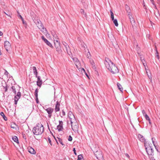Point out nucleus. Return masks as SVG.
Returning a JSON list of instances; mask_svg holds the SVG:
<instances>
[{"label": "nucleus", "mask_w": 160, "mask_h": 160, "mask_svg": "<svg viewBox=\"0 0 160 160\" xmlns=\"http://www.w3.org/2000/svg\"><path fill=\"white\" fill-rule=\"evenodd\" d=\"M152 4L154 6V8H155L156 9H157V8L156 7V5L154 3V1H153V2H152Z\"/></svg>", "instance_id": "obj_45"}, {"label": "nucleus", "mask_w": 160, "mask_h": 160, "mask_svg": "<svg viewBox=\"0 0 160 160\" xmlns=\"http://www.w3.org/2000/svg\"><path fill=\"white\" fill-rule=\"evenodd\" d=\"M3 8H5V7H3Z\"/></svg>", "instance_id": "obj_64"}, {"label": "nucleus", "mask_w": 160, "mask_h": 160, "mask_svg": "<svg viewBox=\"0 0 160 160\" xmlns=\"http://www.w3.org/2000/svg\"><path fill=\"white\" fill-rule=\"evenodd\" d=\"M73 151L74 152V154L76 155H77V153H76V150H75V148H74L73 149Z\"/></svg>", "instance_id": "obj_46"}, {"label": "nucleus", "mask_w": 160, "mask_h": 160, "mask_svg": "<svg viewBox=\"0 0 160 160\" xmlns=\"http://www.w3.org/2000/svg\"><path fill=\"white\" fill-rule=\"evenodd\" d=\"M21 95V92H19L17 93V95L15 96L14 98L18 100L20 98Z\"/></svg>", "instance_id": "obj_22"}, {"label": "nucleus", "mask_w": 160, "mask_h": 160, "mask_svg": "<svg viewBox=\"0 0 160 160\" xmlns=\"http://www.w3.org/2000/svg\"><path fill=\"white\" fill-rule=\"evenodd\" d=\"M47 112L48 115V116L49 118H51L52 116V113L53 112L54 109L52 108H49L45 109Z\"/></svg>", "instance_id": "obj_8"}, {"label": "nucleus", "mask_w": 160, "mask_h": 160, "mask_svg": "<svg viewBox=\"0 0 160 160\" xmlns=\"http://www.w3.org/2000/svg\"><path fill=\"white\" fill-rule=\"evenodd\" d=\"M48 140L49 142L50 143V144H51V145H52L51 141L50 138L48 137Z\"/></svg>", "instance_id": "obj_39"}, {"label": "nucleus", "mask_w": 160, "mask_h": 160, "mask_svg": "<svg viewBox=\"0 0 160 160\" xmlns=\"http://www.w3.org/2000/svg\"><path fill=\"white\" fill-rule=\"evenodd\" d=\"M104 63L106 68L112 73L114 74L118 72L117 67L108 58H105Z\"/></svg>", "instance_id": "obj_2"}, {"label": "nucleus", "mask_w": 160, "mask_h": 160, "mask_svg": "<svg viewBox=\"0 0 160 160\" xmlns=\"http://www.w3.org/2000/svg\"><path fill=\"white\" fill-rule=\"evenodd\" d=\"M12 140L15 142L18 143V139L17 137L16 136H14L12 137Z\"/></svg>", "instance_id": "obj_26"}, {"label": "nucleus", "mask_w": 160, "mask_h": 160, "mask_svg": "<svg viewBox=\"0 0 160 160\" xmlns=\"http://www.w3.org/2000/svg\"><path fill=\"white\" fill-rule=\"evenodd\" d=\"M36 77L38 79V80L37 82V85L40 87H41L42 83V81L41 78V77L39 76H37V77Z\"/></svg>", "instance_id": "obj_11"}, {"label": "nucleus", "mask_w": 160, "mask_h": 160, "mask_svg": "<svg viewBox=\"0 0 160 160\" xmlns=\"http://www.w3.org/2000/svg\"><path fill=\"white\" fill-rule=\"evenodd\" d=\"M82 69H83V70L84 71H85V70H84L83 68Z\"/></svg>", "instance_id": "obj_62"}, {"label": "nucleus", "mask_w": 160, "mask_h": 160, "mask_svg": "<svg viewBox=\"0 0 160 160\" xmlns=\"http://www.w3.org/2000/svg\"><path fill=\"white\" fill-rule=\"evenodd\" d=\"M42 39L43 40L44 42L48 46L51 48H52L53 46L51 43L49 42L43 36L42 37Z\"/></svg>", "instance_id": "obj_12"}, {"label": "nucleus", "mask_w": 160, "mask_h": 160, "mask_svg": "<svg viewBox=\"0 0 160 160\" xmlns=\"http://www.w3.org/2000/svg\"><path fill=\"white\" fill-rule=\"evenodd\" d=\"M72 59L77 68H78V67L80 66V62L77 58L76 57L73 58H72Z\"/></svg>", "instance_id": "obj_7"}, {"label": "nucleus", "mask_w": 160, "mask_h": 160, "mask_svg": "<svg viewBox=\"0 0 160 160\" xmlns=\"http://www.w3.org/2000/svg\"><path fill=\"white\" fill-rule=\"evenodd\" d=\"M32 68L33 69L34 74L35 75V77H37L38 72L37 71V70L36 69V67H35L34 66L32 67Z\"/></svg>", "instance_id": "obj_18"}, {"label": "nucleus", "mask_w": 160, "mask_h": 160, "mask_svg": "<svg viewBox=\"0 0 160 160\" xmlns=\"http://www.w3.org/2000/svg\"><path fill=\"white\" fill-rule=\"evenodd\" d=\"M110 13H111V18L112 19V20H113L114 19L113 13L112 11L110 10Z\"/></svg>", "instance_id": "obj_35"}, {"label": "nucleus", "mask_w": 160, "mask_h": 160, "mask_svg": "<svg viewBox=\"0 0 160 160\" xmlns=\"http://www.w3.org/2000/svg\"><path fill=\"white\" fill-rule=\"evenodd\" d=\"M33 134L36 135H41L44 131V127L41 124L38 123L32 129Z\"/></svg>", "instance_id": "obj_3"}, {"label": "nucleus", "mask_w": 160, "mask_h": 160, "mask_svg": "<svg viewBox=\"0 0 160 160\" xmlns=\"http://www.w3.org/2000/svg\"><path fill=\"white\" fill-rule=\"evenodd\" d=\"M117 86L118 88V89L122 92L123 88H122L121 85L119 83H118L117 84Z\"/></svg>", "instance_id": "obj_23"}, {"label": "nucleus", "mask_w": 160, "mask_h": 160, "mask_svg": "<svg viewBox=\"0 0 160 160\" xmlns=\"http://www.w3.org/2000/svg\"><path fill=\"white\" fill-rule=\"evenodd\" d=\"M60 106V103L58 101H57L56 102V103L55 105V112H58L60 110V108H59Z\"/></svg>", "instance_id": "obj_13"}, {"label": "nucleus", "mask_w": 160, "mask_h": 160, "mask_svg": "<svg viewBox=\"0 0 160 160\" xmlns=\"http://www.w3.org/2000/svg\"><path fill=\"white\" fill-rule=\"evenodd\" d=\"M138 45H137V49L138 50H139V48L138 47Z\"/></svg>", "instance_id": "obj_54"}, {"label": "nucleus", "mask_w": 160, "mask_h": 160, "mask_svg": "<svg viewBox=\"0 0 160 160\" xmlns=\"http://www.w3.org/2000/svg\"><path fill=\"white\" fill-rule=\"evenodd\" d=\"M54 43L55 44V47H56L57 46L58 47V46L59 45L60 43L59 41L58 40V39L56 38V40H54Z\"/></svg>", "instance_id": "obj_21"}, {"label": "nucleus", "mask_w": 160, "mask_h": 160, "mask_svg": "<svg viewBox=\"0 0 160 160\" xmlns=\"http://www.w3.org/2000/svg\"><path fill=\"white\" fill-rule=\"evenodd\" d=\"M94 154L96 158L99 160L102 159L103 158L102 152L100 151H97L94 153Z\"/></svg>", "instance_id": "obj_5"}, {"label": "nucleus", "mask_w": 160, "mask_h": 160, "mask_svg": "<svg viewBox=\"0 0 160 160\" xmlns=\"http://www.w3.org/2000/svg\"><path fill=\"white\" fill-rule=\"evenodd\" d=\"M128 15L129 17L130 22L131 24L132 25L133 24L135 23V21L132 16L131 15V14H128Z\"/></svg>", "instance_id": "obj_15"}, {"label": "nucleus", "mask_w": 160, "mask_h": 160, "mask_svg": "<svg viewBox=\"0 0 160 160\" xmlns=\"http://www.w3.org/2000/svg\"><path fill=\"white\" fill-rule=\"evenodd\" d=\"M149 121V123L150 124H151V122H150V121Z\"/></svg>", "instance_id": "obj_55"}, {"label": "nucleus", "mask_w": 160, "mask_h": 160, "mask_svg": "<svg viewBox=\"0 0 160 160\" xmlns=\"http://www.w3.org/2000/svg\"><path fill=\"white\" fill-rule=\"evenodd\" d=\"M23 137L25 139H26V138H25V137H24V136H23Z\"/></svg>", "instance_id": "obj_61"}, {"label": "nucleus", "mask_w": 160, "mask_h": 160, "mask_svg": "<svg viewBox=\"0 0 160 160\" xmlns=\"http://www.w3.org/2000/svg\"><path fill=\"white\" fill-rule=\"evenodd\" d=\"M11 127L13 128H14L13 126H11Z\"/></svg>", "instance_id": "obj_58"}, {"label": "nucleus", "mask_w": 160, "mask_h": 160, "mask_svg": "<svg viewBox=\"0 0 160 160\" xmlns=\"http://www.w3.org/2000/svg\"><path fill=\"white\" fill-rule=\"evenodd\" d=\"M57 129L59 131H62L63 129V126L58 125L57 126Z\"/></svg>", "instance_id": "obj_24"}, {"label": "nucleus", "mask_w": 160, "mask_h": 160, "mask_svg": "<svg viewBox=\"0 0 160 160\" xmlns=\"http://www.w3.org/2000/svg\"><path fill=\"white\" fill-rule=\"evenodd\" d=\"M113 23L115 24V25L117 27L118 26V21L116 19H114L113 20H112Z\"/></svg>", "instance_id": "obj_27"}, {"label": "nucleus", "mask_w": 160, "mask_h": 160, "mask_svg": "<svg viewBox=\"0 0 160 160\" xmlns=\"http://www.w3.org/2000/svg\"><path fill=\"white\" fill-rule=\"evenodd\" d=\"M144 146L145 147L146 151L149 158L150 157V156H152L154 155V150H153L152 147L149 145H148L147 143H145Z\"/></svg>", "instance_id": "obj_4"}, {"label": "nucleus", "mask_w": 160, "mask_h": 160, "mask_svg": "<svg viewBox=\"0 0 160 160\" xmlns=\"http://www.w3.org/2000/svg\"><path fill=\"white\" fill-rule=\"evenodd\" d=\"M54 101H56V100L55 99V98H54Z\"/></svg>", "instance_id": "obj_63"}, {"label": "nucleus", "mask_w": 160, "mask_h": 160, "mask_svg": "<svg viewBox=\"0 0 160 160\" xmlns=\"http://www.w3.org/2000/svg\"><path fill=\"white\" fill-rule=\"evenodd\" d=\"M35 98H36V102L37 103H38L39 102V101L38 100V97H35Z\"/></svg>", "instance_id": "obj_47"}, {"label": "nucleus", "mask_w": 160, "mask_h": 160, "mask_svg": "<svg viewBox=\"0 0 160 160\" xmlns=\"http://www.w3.org/2000/svg\"><path fill=\"white\" fill-rule=\"evenodd\" d=\"M19 17L21 18V19H22V22H23V23H24V20H23V19L22 18V17L21 16V15H20V14H19Z\"/></svg>", "instance_id": "obj_41"}, {"label": "nucleus", "mask_w": 160, "mask_h": 160, "mask_svg": "<svg viewBox=\"0 0 160 160\" xmlns=\"http://www.w3.org/2000/svg\"><path fill=\"white\" fill-rule=\"evenodd\" d=\"M142 113L143 114V115L145 116V114H146V113H145V111L144 110H142Z\"/></svg>", "instance_id": "obj_50"}, {"label": "nucleus", "mask_w": 160, "mask_h": 160, "mask_svg": "<svg viewBox=\"0 0 160 160\" xmlns=\"http://www.w3.org/2000/svg\"><path fill=\"white\" fill-rule=\"evenodd\" d=\"M59 125L63 126V122L62 121H59Z\"/></svg>", "instance_id": "obj_40"}, {"label": "nucleus", "mask_w": 160, "mask_h": 160, "mask_svg": "<svg viewBox=\"0 0 160 160\" xmlns=\"http://www.w3.org/2000/svg\"><path fill=\"white\" fill-rule=\"evenodd\" d=\"M143 7H144V8H145V7H146V6H145V5H143Z\"/></svg>", "instance_id": "obj_60"}, {"label": "nucleus", "mask_w": 160, "mask_h": 160, "mask_svg": "<svg viewBox=\"0 0 160 160\" xmlns=\"http://www.w3.org/2000/svg\"><path fill=\"white\" fill-rule=\"evenodd\" d=\"M2 86L3 87V91L5 92L7 91L8 88L6 82L5 81H3V82H2Z\"/></svg>", "instance_id": "obj_14"}, {"label": "nucleus", "mask_w": 160, "mask_h": 160, "mask_svg": "<svg viewBox=\"0 0 160 160\" xmlns=\"http://www.w3.org/2000/svg\"><path fill=\"white\" fill-rule=\"evenodd\" d=\"M154 147H155V148H156V150L158 152V147L157 146H156V145Z\"/></svg>", "instance_id": "obj_52"}, {"label": "nucleus", "mask_w": 160, "mask_h": 160, "mask_svg": "<svg viewBox=\"0 0 160 160\" xmlns=\"http://www.w3.org/2000/svg\"><path fill=\"white\" fill-rule=\"evenodd\" d=\"M155 140V138H152V143L153 144V145L154 146H156V145H155V142L154 141V140Z\"/></svg>", "instance_id": "obj_37"}, {"label": "nucleus", "mask_w": 160, "mask_h": 160, "mask_svg": "<svg viewBox=\"0 0 160 160\" xmlns=\"http://www.w3.org/2000/svg\"><path fill=\"white\" fill-rule=\"evenodd\" d=\"M80 12L82 14H83L85 17L86 16V14L85 13H84V10L83 9H81L80 10Z\"/></svg>", "instance_id": "obj_34"}, {"label": "nucleus", "mask_w": 160, "mask_h": 160, "mask_svg": "<svg viewBox=\"0 0 160 160\" xmlns=\"http://www.w3.org/2000/svg\"><path fill=\"white\" fill-rule=\"evenodd\" d=\"M90 56V54L89 52H88L87 54V57L88 58H89Z\"/></svg>", "instance_id": "obj_44"}, {"label": "nucleus", "mask_w": 160, "mask_h": 160, "mask_svg": "<svg viewBox=\"0 0 160 160\" xmlns=\"http://www.w3.org/2000/svg\"><path fill=\"white\" fill-rule=\"evenodd\" d=\"M62 43L65 48L64 49H65L68 54L70 55V54L71 53V52L70 51L69 46L66 42H62Z\"/></svg>", "instance_id": "obj_6"}, {"label": "nucleus", "mask_w": 160, "mask_h": 160, "mask_svg": "<svg viewBox=\"0 0 160 160\" xmlns=\"http://www.w3.org/2000/svg\"><path fill=\"white\" fill-rule=\"evenodd\" d=\"M34 22L37 25V27H38L39 29L42 28L43 25L39 20H35Z\"/></svg>", "instance_id": "obj_10"}, {"label": "nucleus", "mask_w": 160, "mask_h": 160, "mask_svg": "<svg viewBox=\"0 0 160 160\" xmlns=\"http://www.w3.org/2000/svg\"><path fill=\"white\" fill-rule=\"evenodd\" d=\"M4 46L6 50L8 51L11 48V46L9 42L8 41H5L4 42Z\"/></svg>", "instance_id": "obj_9"}, {"label": "nucleus", "mask_w": 160, "mask_h": 160, "mask_svg": "<svg viewBox=\"0 0 160 160\" xmlns=\"http://www.w3.org/2000/svg\"><path fill=\"white\" fill-rule=\"evenodd\" d=\"M90 62L91 63V64L92 65L93 68H95V65L94 64V62L93 61L91 60H90Z\"/></svg>", "instance_id": "obj_28"}, {"label": "nucleus", "mask_w": 160, "mask_h": 160, "mask_svg": "<svg viewBox=\"0 0 160 160\" xmlns=\"http://www.w3.org/2000/svg\"><path fill=\"white\" fill-rule=\"evenodd\" d=\"M18 100H17L16 99H14V104L15 105H16L17 104L18 101Z\"/></svg>", "instance_id": "obj_42"}, {"label": "nucleus", "mask_w": 160, "mask_h": 160, "mask_svg": "<svg viewBox=\"0 0 160 160\" xmlns=\"http://www.w3.org/2000/svg\"><path fill=\"white\" fill-rule=\"evenodd\" d=\"M1 72H3L5 75H7L8 73V72L6 70L4 69H3V70H1Z\"/></svg>", "instance_id": "obj_32"}, {"label": "nucleus", "mask_w": 160, "mask_h": 160, "mask_svg": "<svg viewBox=\"0 0 160 160\" xmlns=\"http://www.w3.org/2000/svg\"><path fill=\"white\" fill-rule=\"evenodd\" d=\"M156 56L157 57V58L158 59H159V55H158V54L156 55Z\"/></svg>", "instance_id": "obj_53"}, {"label": "nucleus", "mask_w": 160, "mask_h": 160, "mask_svg": "<svg viewBox=\"0 0 160 160\" xmlns=\"http://www.w3.org/2000/svg\"><path fill=\"white\" fill-rule=\"evenodd\" d=\"M11 88L12 89V92L16 94V88L14 86H12L11 87Z\"/></svg>", "instance_id": "obj_31"}, {"label": "nucleus", "mask_w": 160, "mask_h": 160, "mask_svg": "<svg viewBox=\"0 0 160 160\" xmlns=\"http://www.w3.org/2000/svg\"><path fill=\"white\" fill-rule=\"evenodd\" d=\"M2 34H3L1 32V36L2 35Z\"/></svg>", "instance_id": "obj_57"}, {"label": "nucleus", "mask_w": 160, "mask_h": 160, "mask_svg": "<svg viewBox=\"0 0 160 160\" xmlns=\"http://www.w3.org/2000/svg\"><path fill=\"white\" fill-rule=\"evenodd\" d=\"M83 158V157L82 156V155L80 154L78 155V158L77 160H82Z\"/></svg>", "instance_id": "obj_33"}, {"label": "nucleus", "mask_w": 160, "mask_h": 160, "mask_svg": "<svg viewBox=\"0 0 160 160\" xmlns=\"http://www.w3.org/2000/svg\"><path fill=\"white\" fill-rule=\"evenodd\" d=\"M68 116L70 122L72 130L75 132L78 131V125L74 115L72 112L69 111L68 113Z\"/></svg>", "instance_id": "obj_1"}, {"label": "nucleus", "mask_w": 160, "mask_h": 160, "mask_svg": "<svg viewBox=\"0 0 160 160\" xmlns=\"http://www.w3.org/2000/svg\"><path fill=\"white\" fill-rule=\"evenodd\" d=\"M57 143H58V142H59L60 144H61L62 145H63L64 144L62 143V141L61 139L60 138H58V141H56Z\"/></svg>", "instance_id": "obj_30"}, {"label": "nucleus", "mask_w": 160, "mask_h": 160, "mask_svg": "<svg viewBox=\"0 0 160 160\" xmlns=\"http://www.w3.org/2000/svg\"><path fill=\"white\" fill-rule=\"evenodd\" d=\"M28 151L32 154H35L36 153L35 151L32 147H30L28 148Z\"/></svg>", "instance_id": "obj_16"}, {"label": "nucleus", "mask_w": 160, "mask_h": 160, "mask_svg": "<svg viewBox=\"0 0 160 160\" xmlns=\"http://www.w3.org/2000/svg\"><path fill=\"white\" fill-rule=\"evenodd\" d=\"M4 12L5 13L7 16H9L11 18V15H12V14L10 13H8H8H5V12Z\"/></svg>", "instance_id": "obj_43"}, {"label": "nucleus", "mask_w": 160, "mask_h": 160, "mask_svg": "<svg viewBox=\"0 0 160 160\" xmlns=\"http://www.w3.org/2000/svg\"><path fill=\"white\" fill-rule=\"evenodd\" d=\"M1 116L2 117L3 119L4 120L6 121L7 120V118L6 116H5L3 112H1Z\"/></svg>", "instance_id": "obj_25"}, {"label": "nucleus", "mask_w": 160, "mask_h": 160, "mask_svg": "<svg viewBox=\"0 0 160 160\" xmlns=\"http://www.w3.org/2000/svg\"><path fill=\"white\" fill-rule=\"evenodd\" d=\"M150 1L151 2H153V1H154V0H150Z\"/></svg>", "instance_id": "obj_56"}, {"label": "nucleus", "mask_w": 160, "mask_h": 160, "mask_svg": "<svg viewBox=\"0 0 160 160\" xmlns=\"http://www.w3.org/2000/svg\"><path fill=\"white\" fill-rule=\"evenodd\" d=\"M155 50H156V54L157 55V54H158V50H157V49L156 48V46H155Z\"/></svg>", "instance_id": "obj_49"}, {"label": "nucleus", "mask_w": 160, "mask_h": 160, "mask_svg": "<svg viewBox=\"0 0 160 160\" xmlns=\"http://www.w3.org/2000/svg\"><path fill=\"white\" fill-rule=\"evenodd\" d=\"M72 137L70 135L69 136L68 138V140L69 141H71L72 140Z\"/></svg>", "instance_id": "obj_38"}, {"label": "nucleus", "mask_w": 160, "mask_h": 160, "mask_svg": "<svg viewBox=\"0 0 160 160\" xmlns=\"http://www.w3.org/2000/svg\"><path fill=\"white\" fill-rule=\"evenodd\" d=\"M125 9L127 12L128 14H130L131 10L127 4L125 5Z\"/></svg>", "instance_id": "obj_20"}, {"label": "nucleus", "mask_w": 160, "mask_h": 160, "mask_svg": "<svg viewBox=\"0 0 160 160\" xmlns=\"http://www.w3.org/2000/svg\"><path fill=\"white\" fill-rule=\"evenodd\" d=\"M40 29L41 30V31L44 34L46 35L48 33V32L46 29V28H44L43 26H42V28H40Z\"/></svg>", "instance_id": "obj_17"}, {"label": "nucleus", "mask_w": 160, "mask_h": 160, "mask_svg": "<svg viewBox=\"0 0 160 160\" xmlns=\"http://www.w3.org/2000/svg\"><path fill=\"white\" fill-rule=\"evenodd\" d=\"M11 127L13 128H14L13 126H11Z\"/></svg>", "instance_id": "obj_59"}, {"label": "nucleus", "mask_w": 160, "mask_h": 160, "mask_svg": "<svg viewBox=\"0 0 160 160\" xmlns=\"http://www.w3.org/2000/svg\"><path fill=\"white\" fill-rule=\"evenodd\" d=\"M38 89L37 88L36 89L34 92V95L35 97H38Z\"/></svg>", "instance_id": "obj_29"}, {"label": "nucleus", "mask_w": 160, "mask_h": 160, "mask_svg": "<svg viewBox=\"0 0 160 160\" xmlns=\"http://www.w3.org/2000/svg\"><path fill=\"white\" fill-rule=\"evenodd\" d=\"M125 155L128 158H129V155L127 153L125 154Z\"/></svg>", "instance_id": "obj_51"}, {"label": "nucleus", "mask_w": 160, "mask_h": 160, "mask_svg": "<svg viewBox=\"0 0 160 160\" xmlns=\"http://www.w3.org/2000/svg\"><path fill=\"white\" fill-rule=\"evenodd\" d=\"M138 138L140 139V140L142 142H144V143H145V140L144 137L141 135H138ZM146 143H147L146 142Z\"/></svg>", "instance_id": "obj_19"}, {"label": "nucleus", "mask_w": 160, "mask_h": 160, "mask_svg": "<svg viewBox=\"0 0 160 160\" xmlns=\"http://www.w3.org/2000/svg\"><path fill=\"white\" fill-rule=\"evenodd\" d=\"M62 116H64L65 115V113L63 110L62 111Z\"/></svg>", "instance_id": "obj_48"}, {"label": "nucleus", "mask_w": 160, "mask_h": 160, "mask_svg": "<svg viewBox=\"0 0 160 160\" xmlns=\"http://www.w3.org/2000/svg\"><path fill=\"white\" fill-rule=\"evenodd\" d=\"M145 119L148 121H150V118L147 114H145L144 116Z\"/></svg>", "instance_id": "obj_36"}]
</instances>
